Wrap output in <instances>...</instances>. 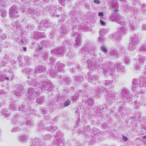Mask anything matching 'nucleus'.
<instances>
[{
    "label": "nucleus",
    "mask_w": 146,
    "mask_h": 146,
    "mask_svg": "<svg viewBox=\"0 0 146 146\" xmlns=\"http://www.w3.org/2000/svg\"><path fill=\"white\" fill-rule=\"evenodd\" d=\"M125 63H126L127 64H129L130 62V59L127 58H126L125 59Z\"/></svg>",
    "instance_id": "nucleus-34"
},
{
    "label": "nucleus",
    "mask_w": 146,
    "mask_h": 146,
    "mask_svg": "<svg viewBox=\"0 0 146 146\" xmlns=\"http://www.w3.org/2000/svg\"><path fill=\"white\" fill-rule=\"evenodd\" d=\"M138 40L137 35H132L131 36L130 41L134 42L135 44L137 43Z\"/></svg>",
    "instance_id": "nucleus-8"
},
{
    "label": "nucleus",
    "mask_w": 146,
    "mask_h": 146,
    "mask_svg": "<svg viewBox=\"0 0 146 146\" xmlns=\"http://www.w3.org/2000/svg\"><path fill=\"white\" fill-rule=\"evenodd\" d=\"M42 90L40 87L37 88H30L28 90V94L29 95V99L34 100V98H36L40 94V92Z\"/></svg>",
    "instance_id": "nucleus-1"
},
{
    "label": "nucleus",
    "mask_w": 146,
    "mask_h": 146,
    "mask_svg": "<svg viewBox=\"0 0 146 146\" xmlns=\"http://www.w3.org/2000/svg\"><path fill=\"white\" fill-rule=\"evenodd\" d=\"M106 30L104 29H101L99 33L100 35H103L105 34Z\"/></svg>",
    "instance_id": "nucleus-30"
},
{
    "label": "nucleus",
    "mask_w": 146,
    "mask_h": 146,
    "mask_svg": "<svg viewBox=\"0 0 146 146\" xmlns=\"http://www.w3.org/2000/svg\"><path fill=\"white\" fill-rule=\"evenodd\" d=\"M1 94H2V92H1Z\"/></svg>",
    "instance_id": "nucleus-57"
},
{
    "label": "nucleus",
    "mask_w": 146,
    "mask_h": 146,
    "mask_svg": "<svg viewBox=\"0 0 146 146\" xmlns=\"http://www.w3.org/2000/svg\"><path fill=\"white\" fill-rule=\"evenodd\" d=\"M23 48L24 50L25 51H26V49H27V48L26 47H23Z\"/></svg>",
    "instance_id": "nucleus-49"
},
{
    "label": "nucleus",
    "mask_w": 146,
    "mask_h": 146,
    "mask_svg": "<svg viewBox=\"0 0 146 146\" xmlns=\"http://www.w3.org/2000/svg\"><path fill=\"white\" fill-rule=\"evenodd\" d=\"M87 102L89 104H91L93 103V100L92 98H88Z\"/></svg>",
    "instance_id": "nucleus-27"
},
{
    "label": "nucleus",
    "mask_w": 146,
    "mask_h": 146,
    "mask_svg": "<svg viewBox=\"0 0 146 146\" xmlns=\"http://www.w3.org/2000/svg\"><path fill=\"white\" fill-rule=\"evenodd\" d=\"M141 28L143 31L146 30V26L145 25H143L142 26Z\"/></svg>",
    "instance_id": "nucleus-46"
},
{
    "label": "nucleus",
    "mask_w": 146,
    "mask_h": 146,
    "mask_svg": "<svg viewBox=\"0 0 146 146\" xmlns=\"http://www.w3.org/2000/svg\"><path fill=\"white\" fill-rule=\"evenodd\" d=\"M50 25V24L49 23L46 22V23L44 24V27L46 28H48Z\"/></svg>",
    "instance_id": "nucleus-33"
},
{
    "label": "nucleus",
    "mask_w": 146,
    "mask_h": 146,
    "mask_svg": "<svg viewBox=\"0 0 146 146\" xmlns=\"http://www.w3.org/2000/svg\"><path fill=\"white\" fill-rule=\"evenodd\" d=\"M110 68H105L104 69V72L105 74L107 73H108L109 72Z\"/></svg>",
    "instance_id": "nucleus-36"
},
{
    "label": "nucleus",
    "mask_w": 146,
    "mask_h": 146,
    "mask_svg": "<svg viewBox=\"0 0 146 146\" xmlns=\"http://www.w3.org/2000/svg\"><path fill=\"white\" fill-rule=\"evenodd\" d=\"M111 55L113 57L116 56L117 55V52L115 50H112L111 51Z\"/></svg>",
    "instance_id": "nucleus-23"
},
{
    "label": "nucleus",
    "mask_w": 146,
    "mask_h": 146,
    "mask_svg": "<svg viewBox=\"0 0 146 146\" xmlns=\"http://www.w3.org/2000/svg\"><path fill=\"white\" fill-rule=\"evenodd\" d=\"M81 40V38L80 36H78L76 40V44L77 46L80 45Z\"/></svg>",
    "instance_id": "nucleus-24"
},
{
    "label": "nucleus",
    "mask_w": 146,
    "mask_h": 146,
    "mask_svg": "<svg viewBox=\"0 0 146 146\" xmlns=\"http://www.w3.org/2000/svg\"><path fill=\"white\" fill-rule=\"evenodd\" d=\"M112 6L114 8V11H116L118 8V3L115 1L113 2L112 4Z\"/></svg>",
    "instance_id": "nucleus-19"
},
{
    "label": "nucleus",
    "mask_w": 146,
    "mask_h": 146,
    "mask_svg": "<svg viewBox=\"0 0 146 146\" xmlns=\"http://www.w3.org/2000/svg\"><path fill=\"white\" fill-rule=\"evenodd\" d=\"M123 139L124 141H127L128 140V138H127L123 136Z\"/></svg>",
    "instance_id": "nucleus-44"
},
{
    "label": "nucleus",
    "mask_w": 146,
    "mask_h": 146,
    "mask_svg": "<svg viewBox=\"0 0 146 146\" xmlns=\"http://www.w3.org/2000/svg\"><path fill=\"white\" fill-rule=\"evenodd\" d=\"M10 107L13 110H15L16 108V106L14 103H12L10 104Z\"/></svg>",
    "instance_id": "nucleus-25"
},
{
    "label": "nucleus",
    "mask_w": 146,
    "mask_h": 146,
    "mask_svg": "<svg viewBox=\"0 0 146 146\" xmlns=\"http://www.w3.org/2000/svg\"><path fill=\"white\" fill-rule=\"evenodd\" d=\"M142 64L137 61L136 64L134 66V68L136 70H139L141 69Z\"/></svg>",
    "instance_id": "nucleus-13"
},
{
    "label": "nucleus",
    "mask_w": 146,
    "mask_h": 146,
    "mask_svg": "<svg viewBox=\"0 0 146 146\" xmlns=\"http://www.w3.org/2000/svg\"><path fill=\"white\" fill-rule=\"evenodd\" d=\"M1 113L2 115L6 117H8L10 115V113L7 111L5 109H2L1 110Z\"/></svg>",
    "instance_id": "nucleus-15"
},
{
    "label": "nucleus",
    "mask_w": 146,
    "mask_h": 146,
    "mask_svg": "<svg viewBox=\"0 0 146 146\" xmlns=\"http://www.w3.org/2000/svg\"><path fill=\"white\" fill-rule=\"evenodd\" d=\"M127 32L126 29L124 27L121 28L119 30V33L121 35H123Z\"/></svg>",
    "instance_id": "nucleus-16"
},
{
    "label": "nucleus",
    "mask_w": 146,
    "mask_h": 146,
    "mask_svg": "<svg viewBox=\"0 0 146 146\" xmlns=\"http://www.w3.org/2000/svg\"><path fill=\"white\" fill-rule=\"evenodd\" d=\"M104 15L103 12H100L98 14V16L100 17L104 16Z\"/></svg>",
    "instance_id": "nucleus-45"
},
{
    "label": "nucleus",
    "mask_w": 146,
    "mask_h": 146,
    "mask_svg": "<svg viewBox=\"0 0 146 146\" xmlns=\"http://www.w3.org/2000/svg\"><path fill=\"white\" fill-rule=\"evenodd\" d=\"M78 98V96H74L72 97V100L74 102H76Z\"/></svg>",
    "instance_id": "nucleus-31"
},
{
    "label": "nucleus",
    "mask_w": 146,
    "mask_h": 146,
    "mask_svg": "<svg viewBox=\"0 0 146 146\" xmlns=\"http://www.w3.org/2000/svg\"><path fill=\"white\" fill-rule=\"evenodd\" d=\"M111 19L113 21L119 23H121L122 19V17L120 15L116 14L112 16Z\"/></svg>",
    "instance_id": "nucleus-3"
},
{
    "label": "nucleus",
    "mask_w": 146,
    "mask_h": 146,
    "mask_svg": "<svg viewBox=\"0 0 146 146\" xmlns=\"http://www.w3.org/2000/svg\"><path fill=\"white\" fill-rule=\"evenodd\" d=\"M142 6L143 7V9H146V5L145 4H143L142 5Z\"/></svg>",
    "instance_id": "nucleus-48"
},
{
    "label": "nucleus",
    "mask_w": 146,
    "mask_h": 146,
    "mask_svg": "<svg viewBox=\"0 0 146 146\" xmlns=\"http://www.w3.org/2000/svg\"><path fill=\"white\" fill-rule=\"evenodd\" d=\"M87 50L90 53H92L95 50V49L91 44H88L86 46Z\"/></svg>",
    "instance_id": "nucleus-7"
},
{
    "label": "nucleus",
    "mask_w": 146,
    "mask_h": 146,
    "mask_svg": "<svg viewBox=\"0 0 146 146\" xmlns=\"http://www.w3.org/2000/svg\"><path fill=\"white\" fill-rule=\"evenodd\" d=\"M26 70H27V73H28L30 72H29V70L28 69H26Z\"/></svg>",
    "instance_id": "nucleus-52"
},
{
    "label": "nucleus",
    "mask_w": 146,
    "mask_h": 146,
    "mask_svg": "<svg viewBox=\"0 0 146 146\" xmlns=\"http://www.w3.org/2000/svg\"><path fill=\"white\" fill-rule=\"evenodd\" d=\"M64 80L65 82H66V83H67L68 82V79H67V78H64Z\"/></svg>",
    "instance_id": "nucleus-47"
},
{
    "label": "nucleus",
    "mask_w": 146,
    "mask_h": 146,
    "mask_svg": "<svg viewBox=\"0 0 146 146\" xmlns=\"http://www.w3.org/2000/svg\"><path fill=\"white\" fill-rule=\"evenodd\" d=\"M121 96L122 97V99H124L127 98L128 95V93L127 91L125 90H123L121 94Z\"/></svg>",
    "instance_id": "nucleus-11"
},
{
    "label": "nucleus",
    "mask_w": 146,
    "mask_h": 146,
    "mask_svg": "<svg viewBox=\"0 0 146 146\" xmlns=\"http://www.w3.org/2000/svg\"><path fill=\"white\" fill-rule=\"evenodd\" d=\"M41 84H43L42 86L44 88V90L48 91H50L51 88L49 86L50 84L48 83L46 84L45 82H43Z\"/></svg>",
    "instance_id": "nucleus-10"
},
{
    "label": "nucleus",
    "mask_w": 146,
    "mask_h": 146,
    "mask_svg": "<svg viewBox=\"0 0 146 146\" xmlns=\"http://www.w3.org/2000/svg\"><path fill=\"white\" fill-rule=\"evenodd\" d=\"M75 79L76 81L80 82L81 81L82 78L80 76H77L76 77Z\"/></svg>",
    "instance_id": "nucleus-37"
},
{
    "label": "nucleus",
    "mask_w": 146,
    "mask_h": 146,
    "mask_svg": "<svg viewBox=\"0 0 146 146\" xmlns=\"http://www.w3.org/2000/svg\"><path fill=\"white\" fill-rule=\"evenodd\" d=\"M15 94L17 96H19L21 95L22 91L21 90H17L15 92Z\"/></svg>",
    "instance_id": "nucleus-22"
},
{
    "label": "nucleus",
    "mask_w": 146,
    "mask_h": 146,
    "mask_svg": "<svg viewBox=\"0 0 146 146\" xmlns=\"http://www.w3.org/2000/svg\"><path fill=\"white\" fill-rule=\"evenodd\" d=\"M140 86L139 84L138 81L136 80H134L133 86V89L134 91H137L140 89Z\"/></svg>",
    "instance_id": "nucleus-4"
},
{
    "label": "nucleus",
    "mask_w": 146,
    "mask_h": 146,
    "mask_svg": "<svg viewBox=\"0 0 146 146\" xmlns=\"http://www.w3.org/2000/svg\"><path fill=\"white\" fill-rule=\"evenodd\" d=\"M39 127H40V129H41V127L40 126H39Z\"/></svg>",
    "instance_id": "nucleus-54"
},
{
    "label": "nucleus",
    "mask_w": 146,
    "mask_h": 146,
    "mask_svg": "<svg viewBox=\"0 0 146 146\" xmlns=\"http://www.w3.org/2000/svg\"><path fill=\"white\" fill-rule=\"evenodd\" d=\"M62 52V49L61 48L59 49H56L53 50V52L56 54H59L60 53H61Z\"/></svg>",
    "instance_id": "nucleus-21"
},
{
    "label": "nucleus",
    "mask_w": 146,
    "mask_h": 146,
    "mask_svg": "<svg viewBox=\"0 0 146 146\" xmlns=\"http://www.w3.org/2000/svg\"><path fill=\"white\" fill-rule=\"evenodd\" d=\"M137 26V24L136 22L132 21H130L129 27L131 30H135L136 29Z\"/></svg>",
    "instance_id": "nucleus-5"
},
{
    "label": "nucleus",
    "mask_w": 146,
    "mask_h": 146,
    "mask_svg": "<svg viewBox=\"0 0 146 146\" xmlns=\"http://www.w3.org/2000/svg\"><path fill=\"white\" fill-rule=\"evenodd\" d=\"M9 11L10 17L13 19L19 16L18 15L17 7L16 5L11 6L9 9Z\"/></svg>",
    "instance_id": "nucleus-2"
},
{
    "label": "nucleus",
    "mask_w": 146,
    "mask_h": 146,
    "mask_svg": "<svg viewBox=\"0 0 146 146\" xmlns=\"http://www.w3.org/2000/svg\"><path fill=\"white\" fill-rule=\"evenodd\" d=\"M105 40V38L103 36H101L99 38V40L101 42H103Z\"/></svg>",
    "instance_id": "nucleus-35"
},
{
    "label": "nucleus",
    "mask_w": 146,
    "mask_h": 146,
    "mask_svg": "<svg viewBox=\"0 0 146 146\" xmlns=\"http://www.w3.org/2000/svg\"><path fill=\"white\" fill-rule=\"evenodd\" d=\"M2 17H3V16L2 15Z\"/></svg>",
    "instance_id": "nucleus-58"
},
{
    "label": "nucleus",
    "mask_w": 146,
    "mask_h": 146,
    "mask_svg": "<svg viewBox=\"0 0 146 146\" xmlns=\"http://www.w3.org/2000/svg\"><path fill=\"white\" fill-rule=\"evenodd\" d=\"M4 16H5V14H4Z\"/></svg>",
    "instance_id": "nucleus-55"
},
{
    "label": "nucleus",
    "mask_w": 146,
    "mask_h": 146,
    "mask_svg": "<svg viewBox=\"0 0 146 146\" xmlns=\"http://www.w3.org/2000/svg\"><path fill=\"white\" fill-rule=\"evenodd\" d=\"M41 140L38 139H36L35 140H34L33 142V144L34 145H35V146H40L39 145V144L41 143Z\"/></svg>",
    "instance_id": "nucleus-17"
},
{
    "label": "nucleus",
    "mask_w": 146,
    "mask_h": 146,
    "mask_svg": "<svg viewBox=\"0 0 146 146\" xmlns=\"http://www.w3.org/2000/svg\"><path fill=\"white\" fill-rule=\"evenodd\" d=\"M1 105V104L0 103V106Z\"/></svg>",
    "instance_id": "nucleus-56"
},
{
    "label": "nucleus",
    "mask_w": 146,
    "mask_h": 146,
    "mask_svg": "<svg viewBox=\"0 0 146 146\" xmlns=\"http://www.w3.org/2000/svg\"><path fill=\"white\" fill-rule=\"evenodd\" d=\"M5 79L8 80L9 78H8L6 77L5 75H4V76H1L0 77V80L1 81H3Z\"/></svg>",
    "instance_id": "nucleus-29"
},
{
    "label": "nucleus",
    "mask_w": 146,
    "mask_h": 146,
    "mask_svg": "<svg viewBox=\"0 0 146 146\" xmlns=\"http://www.w3.org/2000/svg\"><path fill=\"white\" fill-rule=\"evenodd\" d=\"M27 140V137L25 136L22 135L20 137L19 141L21 142L25 143L26 141Z\"/></svg>",
    "instance_id": "nucleus-18"
},
{
    "label": "nucleus",
    "mask_w": 146,
    "mask_h": 146,
    "mask_svg": "<svg viewBox=\"0 0 146 146\" xmlns=\"http://www.w3.org/2000/svg\"><path fill=\"white\" fill-rule=\"evenodd\" d=\"M18 130L19 128H17L14 127L12 129V131L14 132H16L18 131Z\"/></svg>",
    "instance_id": "nucleus-39"
},
{
    "label": "nucleus",
    "mask_w": 146,
    "mask_h": 146,
    "mask_svg": "<svg viewBox=\"0 0 146 146\" xmlns=\"http://www.w3.org/2000/svg\"><path fill=\"white\" fill-rule=\"evenodd\" d=\"M26 123L27 124L31 125L32 124L33 122H31L30 121L28 120L26 121Z\"/></svg>",
    "instance_id": "nucleus-42"
},
{
    "label": "nucleus",
    "mask_w": 146,
    "mask_h": 146,
    "mask_svg": "<svg viewBox=\"0 0 146 146\" xmlns=\"http://www.w3.org/2000/svg\"><path fill=\"white\" fill-rule=\"evenodd\" d=\"M5 0H0V3H1V2H3Z\"/></svg>",
    "instance_id": "nucleus-50"
},
{
    "label": "nucleus",
    "mask_w": 146,
    "mask_h": 146,
    "mask_svg": "<svg viewBox=\"0 0 146 146\" xmlns=\"http://www.w3.org/2000/svg\"><path fill=\"white\" fill-rule=\"evenodd\" d=\"M54 143L57 146H63V140L62 138H58L56 137Z\"/></svg>",
    "instance_id": "nucleus-6"
},
{
    "label": "nucleus",
    "mask_w": 146,
    "mask_h": 146,
    "mask_svg": "<svg viewBox=\"0 0 146 146\" xmlns=\"http://www.w3.org/2000/svg\"><path fill=\"white\" fill-rule=\"evenodd\" d=\"M100 25L102 26H105L106 25V23L105 22L102 20L101 19H100Z\"/></svg>",
    "instance_id": "nucleus-32"
},
{
    "label": "nucleus",
    "mask_w": 146,
    "mask_h": 146,
    "mask_svg": "<svg viewBox=\"0 0 146 146\" xmlns=\"http://www.w3.org/2000/svg\"><path fill=\"white\" fill-rule=\"evenodd\" d=\"M115 67H117V69L119 70V67L121 66L120 64H116V65H115Z\"/></svg>",
    "instance_id": "nucleus-40"
},
{
    "label": "nucleus",
    "mask_w": 146,
    "mask_h": 146,
    "mask_svg": "<svg viewBox=\"0 0 146 146\" xmlns=\"http://www.w3.org/2000/svg\"><path fill=\"white\" fill-rule=\"evenodd\" d=\"M139 58L137 61L141 63V64H143L144 61L146 60V57H143L141 55L139 56Z\"/></svg>",
    "instance_id": "nucleus-12"
},
{
    "label": "nucleus",
    "mask_w": 146,
    "mask_h": 146,
    "mask_svg": "<svg viewBox=\"0 0 146 146\" xmlns=\"http://www.w3.org/2000/svg\"><path fill=\"white\" fill-rule=\"evenodd\" d=\"M92 78V79L91 80V81L92 82H94V81H96V80L98 79H97L96 78L95 76H93Z\"/></svg>",
    "instance_id": "nucleus-38"
},
{
    "label": "nucleus",
    "mask_w": 146,
    "mask_h": 146,
    "mask_svg": "<svg viewBox=\"0 0 146 146\" xmlns=\"http://www.w3.org/2000/svg\"><path fill=\"white\" fill-rule=\"evenodd\" d=\"M94 2L95 3L97 4H100V1L98 0H95Z\"/></svg>",
    "instance_id": "nucleus-41"
},
{
    "label": "nucleus",
    "mask_w": 146,
    "mask_h": 146,
    "mask_svg": "<svg viewBox=\"0 0 146 146\" xmlns=\"http://www.w3.org/2000/svg\"><path fill=\"white\" fill-rule=\"evenodd\" d=\"M70 103V100H66L64 103V106H67L69 105Z\"/></svg>",
    "instance_id": "nucleus-26"
},
{
    "label": "nucleus",
    "mask_w": 146,
    "mask_h": 146,
    "mask_svg": "<svg viewBox=\"0 0 146 146\" xmlns=\"http://www.w3.org/2000/svg\"><path fill=\"white\" fill-rule=\"evenodd\" d=\"M114 38H116V40L117 41H119V40L121 39V37L120 36H118L116 38L115 37Z\"/></svg>",
    "instance_id": "nucleus-43"
},
{
    "label": "nucleus",
    "mask_w": 146,
    "mask_h": 146,
    "mask_svg": "<svg viewBox=\"0 0 146 146\" xmlns=\"http://www.w3.org/2000/svg\"><path fill=\"white\" fill-rule=\"evenodd\" d=\"M141 87H146V78H143L140 80Z\"/></svg>",
    "instance_id": "nucleus-20"
},
{
    "label": "nucleus",
    "mask_w": 146,
    "mask_h": 146,
    "mask_svg": "<svg viewBox=\"0 0 146 146\" xmlns=\"http://www.w3.org/2000/svg\"><path fill=\"white\" fill-rule=\"evenodd\" d=\"M101 50L105 53H106L107 52V50L106 48L104 46L102 47Z\"/></svg>",
    "instance_id": "nucleus-28"
},
{
    "label": "nucleus",
    "mask_w": 146,
    "mask_h": 146,
    "mask_svg": "<svg viewBox=\"0 0 146 146\" xmlns=\"http://www.w3.org/2000/svg\"><path fill=\"white\" fill-rule=\"evenodd\" d=\"M137 43L135 44L133 42L130 41V44L128 47V49L130 51H133L136 48V46Z\"/></svg>",
    "instance_id": "nucleus-9"
},
{
    "label": "nucleus",
    "mask_w": 146,
    "mask_h": 146,
    "mask_svg": "<svg viewBox=\"0 0 146 146\" xmlns=\"http://www.w3.org/2000/svg\"><path fill=\"white\" fill-rule=\"evenodd\" d=\"M60 4L62 5H64V3L62 4V3H60Z\"/></svg>",
    "instance_id": "nucleus-53"
},
{
    "label": "nucleus",
    "mask_w": 146,
    "mask_h": 146,
    "mask_svg": "<svg viewBox=\"0 0 146 146\" xmlns=\"http://www.w3.org/2000/svg\"><path fill=\"white\" fill-rule=\"evenodd\" d=\"M77 33H75L74 34V36L76 37V36H77Z\"/></svg>",
    "instance_id": "nucleus-51"
},
{
    "label": "nucleus",
    "mask_w": 146,
    "mask_h": 146,
    "mask_svg": "<svg viewBox=\"0 0 146 146\" xmlns=\"http://www.w3.org/2000/svg\"><path fill=\"white\" fill-rule=\"evenodd\" d=\"M44 97L40 98L36 100V103L39 105L42 104L44 102Z\"/></svg>",
    "instance_id": "nucleus-14"
}]
</instances>
